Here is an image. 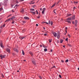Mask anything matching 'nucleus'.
Instances as JSON below:
<instances>
[{
  "label": "nucleus",
  "instance_id": "1",
  "mask_svg": "<svg viewBox=\"0 0 79 79\" xmlns=\"http://www.w3.org/2000/svg\"><path fill=\"white\" fill-rule=\"evenodd\" d=\"M77 20H75V28L76 29V30H77Z\"/></svg>",
  "mask_w": 79,
  "mask_h": 79
},
{
  "label": "nucleus",
  "instance_id": "2",
  "mask_svg": "<svg viewBox=\"0 0 79 79\" xmlns=\"http://www.w3.org/2000/svg\"><path fill=\"white\" fill-rule=\"evenodd\" d=\"M52 34H53L55 37H56L57 36V33H56L55 32H53Z\"/></svg>",
  "mask_w": 79,
  "mask_h": 79
},
{
  "label": "nucleus",
  "instance_id": "3",
  "mask_svg": "<svg viewBox=\"0 0 79 79\" xmlns=\"http://www.w3.org/2000/svg\"><path fill=\"white\" fill-rule=\"evenodd\" d=\"M60 32H57V38L58 39H60Z\"/></svg>",
  "mask_w": 79,
  "mask_h": 79
},
{
  "label": "nucleus",
  "instance_id": "4",
  "mask_svg": "<svg viewBox=\"0 0 79 79\" xmlns=\"http://www.w3.org/2000/svg\"><path fill=\"white\" fill-rule=\"evenodd\" d=\"M45 8H43V10L42 12V14H44V12H45Z\"/></svg>",
  "mask_w": 79,
  "mask_h": 79
},
{
  "label": "nucleus",
  "instance_id": "5",
  "mask_svg": "<svg viewBox=\"0 0 79 79\" xmlns=\"http://www.w3.org/2000/svg\"><path fill=\"white\" fill-rule=\"evenodd\" d=\"M6 52H8L9 53H10V49L7 48L6 49Z\"/></svg>",
  "mask_w": 79,
  "mask_h": 79
},
{
  "label": "nucleus",
  "instance_id": "6",
  "mask_svg": "<svg viewBox=\"0 0 79 79\" xmlns=\"http://www.w3.org/2000/svg\"><path fill=\"white\" fill-rule=\"evenodd\" d=\"M0 46L2 48H4V46H3V44L2 43H0Z\"/></svg>",
  "mask_w": 79,
  "mask_h": 79
},
{
  "label": "nucleus",
  "instance_id": "7",
  "mask_svg": "<svg viewBox=\"0 0 79 79\" xmlns=\"http://www.w3.org/2000/svg\"><path fill=\"white\" fill-rule=\"evenodd\" d=\"M20 11L21 13H24V9L23 8H22L21 10Z\"/></svg>",
  "mask_w": 79,
  "mask_h": 79
},
{
  "label": "nucleus",
  "instance_id": "8",
  "mask_svg": "<svg viewBox=\"0 0 79 79\" xmlns=\"http://www.w3.org/2000/svg\"><path fill=\"white\" fill-rule=\"evenodd\" d=\"M24 19H29V18L27 17H24Z\"/></svg>",
  "mask_w": 79,
  "mask_h": 79
},
{
  "label": "nucleus",
  "instance_id": "9",
  "mask_svg": "<svg viewBox=\"0 0 79 79\" xmlns=\"http://www.w3.org/2000/svg\"><path fill=\"white\" fill-rule=\"evenodd\" d=\"M11 18H10L6 20L5 22H9V21H11Z\"/></svg>",
  "mask_w": 79,
  "mask_h": 79
},
{
  "label": "nucleus",
  "instance_id": "10",
  "mask_svg": "<svg viewBox=\"0 0 79 79\" xmlns=\"http://www.w3.org/2000/svg\"><path fill=\"white\" fill-rule=\"evenodd\" d=\"M14 51H15V52H18V49L16 48H15L14 49Z\"/></svg>",
  "mask_w": 79,
  "mask_h": 79
},
{
  "label": "nucleus",
  "instance_id": "11",
  "mask_svg": "<svg viewBox=\"0 0 79 79\" xmlns=\"http://www.w3.org/2000/svg\"><path fill=\"white\" fill-rule=\"evenodd\" d=\"M72 19H75V16L74 15L73 16V17L72 18Z\"/></svg>",
  "mask_w": 79,
  "mask_h": 79
},
{
  "label": "nucleus",
  "instance_id": "12",
  "mask_svg": "<svg viewBox=\"0 0 79 79\" xmlns=\"http://www.w3.org/2000/svg\"><path fill=\"white\" fill-rule=\"evenodd\" d=\"M32 63L33 64H34L35 65V64H36L35 62V61H32Z\"/></svg>",
  "mask_w": 79,
  "mask_h": 79
},
{
  "label": "nucleus",
  "instance_id": "13",
  "mask_svg": "<svg viewBox=\"0 0 79 79\" xmlns=\"http://www.w3.org/2000/svg\"><path fill=\"white\" fill-rule=\"evenodd\" d=\"M31 13H32V14H33V15H35V12H30Z\"/></svg>",
  "mask_w": 79,
  "mask_h": 79
},
{
  "label": "nucleus",
  "instance_id": "14",
  "mask_svg": "<svg viewBox=\"0 0 79 79\" xmlns=\"http://www.w3.org/2000/svg\"><path fill=\"white\" fill-rule=\"evenodd\" d=\"M29 53L31 56H32L33 55V53H32V52H30Z\"/></svg>",
  "mask_w": 79,
  "mask_h": 79
},
{
  "label": "nucleus",
  "instance_id": "15",
  "mask_svg": "<svg viewBox=\"0 0 79 79\" xmlns=\"http://www.w3.org/2000/svg\"><path fill=\"white\" fill-rule=\"evenodd\" d=\"M15 16H13V17H12V18H10V19H11L13 20V19H15Z\"/></svg>",
  "mask_w": 79,
  "mask_h": 79
},
{
  "label": "nucleus",
  "instance_id": "16",
  "mask_svg": "<svg viewBox=\"0 0 79 79\" xmlns=\"http://www.w3.org/2000/svg\"><path fill=\"white\" fill-rule=\"evenodd\" d=\"M0 56L1 58V59H3V55H1Z\"/></svg>",
  "mask_w": 79,
  "mask_h": 79
},
{
  "label": "nucleus",
  "instance_id": "17",
  "mask_svg": "<svg viewBox=\"0 0 79 79\" xmlns=\"http://www.w3.org/2000/svg\"><path fill=\"white\" fill-rule=\"evenodd\" d=\"M72 15L71 14H67V16H71Z\"/></svg>",
  "mask_w": 79,
  "mask_h": 79
},
{
  "label": "nucleus",
  "instance_id": "18",
  "mask_svg": "<svg viewBox=\"0 0 79 79\" xmlns=\"http://www.w3.org/2000/svg\"><path fill=\"white\" fill-rule=\"evenodd\" d=\"M30 11H35V10L34 9H31L30 10Z\"/></svg>",
  "mask_w": 79,
  "mask_h": 79
},
{
  "label": "nucleus",
  "instance_id": "19",
  "mask_svg": "<svg viewBox=\"0 0 79 79\" xmlns=\"http://www.w3.org/2000/svg\"><path fill=\"white\" fill-rule=\"evenodd\" d=\"M71 18H69L67 19V21H70V20H71Z\"/></svg>",
  "mask_w": 79,
  "mask_h": 79
},
{
  "label": "nucleus",
  "instance_id": "20",
  "mask_svg": "<svg viewBox=\"0 0 79 79\" xmlns=\"http://www.w3.org/2000/svg\"><path fill=\"white\" fill-rule=\"evenodd\" d=\"M55 6V5L53 4V5H52V6H51V8H53V7H54V6Z\"/></svg>",
  "mask_w": 79,
  "mask_h": 79
},
{
  "label": "nucleus",
  "instance_id": "21",
  "mask_svg": "<svg viewBox=\"0 0 79 79\" xmlns=\"http://www.w3.org/2000/svg\"><path fill=\"white\" fill-rule=\"evenodd\" d=\"M53 23L52 21H51V26H52V25H53Z\"/></svg>",
  "mask_w": 79,
  "mask_h": 79
},
{
  "label": "nucleus",
  "instance_id": "22",
  "mask_svg": "<svg viewBox=\"0 0 79 79\" xmlns=\"http://www.w3.org/2000/svg\"><path fill=\"white\" fill-rule=\"evenodd\" d=\"M44 52H47V50H48V49H47V48H45L44 50Z\"/></svg>",
  "mask_w": 79,
  "mask_h": 79
},
{
  "label": "nucleus",
  "instance_id": "23",
  "mask_svg": "<svg viewBox=\"0 0 79 79\" xmlns=\"http://www.w3.org/2000/svg\"><path fill=\"white\" fill-rule=\"evenodd\" d=\"M22 52L23 55H24L25 53H24V51H23V50H22Z\"/></svg>",
  "mask_w": 79,
  "mask_h": 79
},
{
  "label": "nucleus",
  "instance_id": "24",
  "mask_svg": "<svg viewBox=\"0 0 79 79\" xmlns=\"http://www.w3.org/2000/svg\"><path fill=\"white\" fill-rule=\"evenodd\" d=\"M69 61V60H68V59H67V60H65V63H67Z\"/></svg>",
  "mask_w": 79,
  "mask_h": 79
},
{
  "label": "nucleus",
  "instance_id": "25",
  "mask_svg": "<svg viewBox=\"0 0 79 79\" xmlns=\"http://www.w3.org/2000/svg\"><path fill=\"white\" fill-rule=\"evenodd\" d=\"M63 40H60V43L61 44L63 43Z\"/></svg>",
  "mask_w": 79,
  "mask_h": 79
},
{
  "label": "nucleus",
  "instance_id": "26",
  "mask_svg": "<svg viewBox=\"0 0 79 79\" xmlns=\"http://www.w3.org/2000/svg\"><path fill=\"white\" fill-rule=\"evenodd\" d=\"M3 55V58H5V57H6V55Z\"/></svg>",
  "mask_w": 79,
  "mask_h": 79
},
{
  "label": "nucleus",
  "instance_id": "27",
  "mask_svg": "<svg viewBox=\"0 0 79 79\" xmlns=\"http://www.w3.org/2000/svg\"><path fill=\"white\" fill-rule=\"evenodd\" d=\"M40 14H39V15L38 17V19H39L40 18Z\"/></svg>",
  "mask_w": 79,
  "mask_h": 79
},
{
  "label": "nucleus",
  "instance_id": "28",
  "mask_svg": "<svg viewBox=\"0 0 79 79\" xmlns=\"http://www.w3.org/2000/svg\"><path fill=\"white\" fill-rule=\"evenodd\" d=\"M68 36H69V38H70L71 37V35H70L69 34L68 35Z\"/></svg>",
  "mask_w": 79,
  "mask_h": 79
},
{
  "label": "nucleus",
  "instance_id": "29",
  "mask_svg": "<svg viewBox=\"0 0 79 79\" xmlns=\"http://www.w3.org/2000/svg\"><path fill=\"white\" fill-rule=\"evenodd\" d=\"M49 42L50 43H51V42H52V40H49Z\"/></svg>",
  "mask_w": 79,
  "mask_h": 79
},
{
  "label": "nucleus",
  "instance_id": "30",
  "mask_svg": "<svg viewBox=\"0 0 79 79\" xmlns=\"http://www.w3.org/2000/svg\"><path fill=\"white\" fill-rule=\"evenodd\" d=\"M43 47L44 48H46V47H45V45H44V44H43Z\"/></svg>",
  "mask_w": 79,
  "mask_h": 79
},
{
  "label": "nucleus",
  "instance_id": "31",
  "mask_svg": "<svg viewBox=\"0 0 79 79\" xmlns=\"http://www.w3.org/2000/svg\"><path fill=\"white\" fill-rule=\"evenodd\" d=\"M15 6H19V5L18 4H16L15 5Z\"/></svg>",
  "mask_w": 79,
  "mask_h": 79
},
{
  "label": "nucleus",
  "instance_id": "32",
  "mask_svg": "<svg viewBox=\"0 0 79 79\" xmlns=\"http://www.w3.org/2000/svg\"><path fill=\"white\" fill-rule=\"evenodd\" d=\"M39 78H40V79H42V77H41V76H39Z\"/></svg>",
  "mask_w": 79,
  "mask_h": 79
},
{
  "label": "nucleus",
  "instance_id": "33",
  "mask_svg": "<svg viewBox=\"0 0 79 79\" xmlns=\"http://www.w3.org/2000/svg\"><path fill=\"white\" fill-rule=\"evenodd\" d=\"M67 22H68V23H70V24H71V22L69 21H67Z\"/></svg>",
  "mask_w": 79,
  "mask_h": 79
},
{
  "label": "nucleus",
  "instance_id": "34",
  "mask_svg": "<svg viewBox=\"0 0 79 79\" xmlns=\"http://www.w3.org/2000/svg\"><path fill=\"white\" fill-rule=\"evenodd\" d=\"M59 77H60V78H61V75H59Z\"/></svg>",
  "mask_w": 79,
  "mask_h": 79
},
{
  "label": "nucleus",
  "instance_id": "35",
  "mask_svg": "<svg viewBox=\"0 0 79 79\" xmlns=\"http://www.w3.org/2000/svg\"><path fill=\"white\" fill-rule=\"evenodd\" d=\"M34 2H33V3H32V2H31V3H30L29 4H34Z\"/></svg>",
  "mask_w": 79,
  "mask_h": 79
},
{
  "label": "nucleus",
  "instance_id": "36",
  "mask_svg": "<svg viewBox=\"0 0 79 79\" xmlns=\"http://www.w3.org/2000/svg\"><path fill=\"white\" fill-rule=\"evenodd\" d=\"M68 38H67L65 40L66 41H68Z\"/></svg>",
  "mask_w": 79,
  "mask_h": 79
},
{
  "label": "nucleus",
  "instance_id": "37",
  "mask_svg": "<svg viewBox=\"0 0 79 79\" xmlns=\"http://www.w3.org/2000/svg\"><path fill=\"white\" fill-rule=\"evenodd\" d=\"M48 23H49V24H50V20L49 21Z\"/></svg>",
  "mask_w": 79,
  "mask_h": 79
},
{
  "label": "nucleus",
  "instance_id": "38",
  "mask_svg": "<svg viewBox=\"0 0 79 79\" xmlns=\"http://www.w3.org/2000/svg\"><path fill=\"white\" fill-rule=\"evenodd\" d=\"M24 38H25L24 37H22V39H24Z\"/></svg>",
  "mask_w": 79,
  "mask_h": 79
},
{
  "label": "nucleus",
  "instance_id": "39",
  "mask_svg": "<svg viewBox=\"0 0 79 79\" xmlns=\"http://www.w3.org/2000/svg\"><path fill=\"white\" fill-rule=\"evenodd\" d=\"M61 62H62V63H64V61L62 60H61Z\"/></svg>",
  "mask_w": 79,
  "mask_h": 79
},
{
  "label": "nucleus",
  "instance_id": "40",
  "mask_svg": "<svg viewBox=\"0 0 79 79\" xmlns=\"http://www.w3.org/2000/svg\"><path fill=\"white\" fill-rule=\"evenodd\" d=\"M35 5H34L33 6V8H35Z\"/></svg>",
  "mask_w": 79,
  "mask_h": 79
},
{
  "label": "nucleus",
  "instance_id": "41",
  "mask_svg": "<svg viewBox=\"0 0 79 79\" xmlns=\"http://www.w3.org/2000/svg\"><path fill=\"white\" fill-rule=\"evenodd\" d=\"M2 10V8H0V11Z\"/></svg>",
  "mask_w": 79,
  "mask_h": 79
},
{
  "label": "nucleus",
  "instance_id": "42",
  "mask_svg": "<svg viewBox=\"0 0 79 79\" xmlns=\"http://www.w3.org/2000/svg\"><path fill=\"white\" fill-rule=\"evenodd\" d=\"M74 3H76V4H77V3H78V2H74Z\"/></svg>",
  "mask_w": 79,
  "mask_h": 79
},
{
  "label": "nucleus",
  "instance_id": "43",
  "mask_svg": "<svg viewBox=\"0 0 79 79\" xmlns=\"http://www.w3.org/2000/svg\"><path fill=\"white\" fill-rule=\"evenodd\" d=\"M44 35L45 36H47V34H44Z\"/></svg>",
  "mask_w": 79,
  "mask_h": 79
},
{
  "label": "nucleus",
  "instance_id": "44",
  "mask_svg": "<svg viewBox=\"0 0 79 79\" xmlns=\"http://www.w3.org/2000/svg\"><path fill=\"white\" fill-rule=\"evenodd\" d=\"M36 12H37L36 14H37V15H38V11H37V10L36 11Z\"/></svg>",
  "mask_w": 79,
  "mask_h": 79
},
{
  "label": "nucleus",
  "instance_id": "45",
  "mask_svg": "<svg viewBox=\"0 0 79 79\" xmlns=\"http://www.w3.org/2000/svg\"><path fill=\"white\" fill-rule=\"evenodd\" d=\"M23 23H25L26 22H25V21H23Z\"/></svg>",
  "mask_w": 79,
  "mask_h": 79
},
{
  "label": "nucleus",
  "instance_id": "46",
  "mask_svg": "<svg viewBox=\"0 0 79 79\" xmlns=\"http://www.w3.org/2000/svg\"><path fill=\"white\" fill-rule=\"evenodd\" d=\"M65 30H67V29H68V28H67V27H65Z\"/></svg>",
  "mask_w": 79,
  "mask_h": 79
},
{
  "label": "nucleus",
  "instance_id": "47",
  "mask_svg": "<svg viewBox=\"0 0 79 79\" xmlns=\"http://www.w3.org/2000/svg\"><path fill=\"white\" fill-rule=\"evenodd\" d=\"M72 24H74V22L73 21L72 22Z\"/></svg>",
  "mask_w": 79,
  "mask_h": 79
},
{
  "label": "nucleus",
  "instance_id": "48",
  "mask_svg": "<svg viewBox=\"0 0 79 79\" xmlns=\"http://www.w3.org/2000/svg\"><path fill=\"white\" fill-rule=\"evenodd\" d=\"M12 24H14V21H13L12 23H11Z\"/></svg>",
  "mask_w": 79,
  "mask_h": 79
},
{
  "label": "nucleus",
  "instance_id": "49",
  "mask_svg": "<svg viewBox=\"0 0 79 79\" xmlns=\"http://www.w3.org/2000/svg\"><path fill=\"white\" fill-rule=\"evenodd\" d=\"M50 51H51V52H53V50L51 49V50H50Z\"/></svg>",
  "mask_w": 79,
  "mask_h": 79
},
{
  "label": "nucleus",
  "instance_id": "50",
  "mask_svg": "<svg viewBox=\"0 0 79 79\" xmlns=\"http://www.w3.org/2000/svg\"><path fill=\"white\" fill-rule=\"evenodd\" d=\"M40 47H42V45H40Z\"/></svg>",
  "mask_w": 79,
  "mask_h": 79
},
{
  "label": "nucleus",
  "instance_id": "51",
  "mask_svg": "<svg viewBox=\"0 0 79 79\" xmlns=\"http://www.w3.org/2000/svg\"><path fill=\"white\" fill-rule=\"evenodd\" d=\"M73 8V10H75V9H76V7H74Z\"/></svg>",
  "mask_w": 79,
  "mask_h": 79
},
{
  "label": "nucleus",
  "instance_id": "52",
  "mask_svg": "<svg viewBox=\"0 0 79 79\" xmlns=\"http://www.w3.org/2000/svg\"><path fill=\"white\" fill-rule=\"evenodd\" d=\"M42 23H43V24H44V23H45V22H42Z\"/></svg>",
  "mask_w": 79,
  "mask_h": 79
},
{
  "label": "nucleus",
  "instance_id": "53",
  "mask_svg": "<svg viewBox=\"0 0 79 79\" xmlns=\"http://www.w3.org/2000/svg\"><path fill=\"white\" fill-rule=\"evenodd\" d=\"M40 11H42V8H40Z\"/></svg>",
  "mask_w": 79,
  "mask_h": 79
},
{
  "label": "nucleus",
  "instance_id": "54",
  "mask_svg": "<svg viewBox=\"0 0 79 79\" xmlns=\"http://www.w3.org/2000/svg\"><path fill=\"white\" fill-rule=\"evenodd\" d=\"M45 23H46V24H48V23L47 22H45Z\"/></svg>",
  "mask_w": 79,
  "mask_h": 79
},
{
  "label": "nucleus",
  "instance_id": "55",
  "mask_svg": "<svg viewBox=\"0 0 79 79\" xmlns=\"http://www.w3.org/2000/svg\"><path fill=\"white\" fill-rule=\"evenodd\" d=\"M53 12H54V13H55L56 14V12H55V11H53Z\"/></svg>",
  "mask_w": 79,
  "mask_h": 79
},
{
  "label": "nucleus",
  "instance_id": "56",
  "mask_svg": "<svg viewBox=\"0 0 79 79\" xmlns=\"http://www.w3.org/2000/svg\"><path fill=\"white\" fill-rule=\"evenodd\" d=\"M65 31L66 33H67V30H65Z\"/></svg>",
  "mask_w": 79,
  "mask_h": 79
},
{
  "label": "nucleus",
  "instance_id": "57",
  "mask_svg": "<svg viewBox=\"0 0 79 79\" xmlns=\"http://www.w3.org/2000/svg\"><path fill=\"white\" fill-rule=\"evenodd\" d=\"M16 2L17 3H19V2H18V1H16Z\"/></svg>",
  "mask_w": 79,
  "mask_h": 79
},
{
  "label": "nucleus",
  "instance_id": "58",
  "mask_svg": "<svg viewBox=\"0 0 79 79\" xmlns=\"http://www.w3.org/2000/svg\"><path fill=\"white\" fill-rule=\"evenodd\" d=\"M53 68H55V66H53Z\"/></svg>",
  "mask_w": 79,
  "mask_h": 79
},
{
  "label": "nucleus",
  "instance_id": "59",
  "mask_svg": "<svg viewBox=\"0 0 79 79\" xmlns=\"http://www.w3.org/2000/svg\"><path fill=\"white\" fill-rule=\"evenodd\" d=\"M36 26H38V24H36Z\"/></svg>",
  "mask_w": 79,
  "mask_h": 79
},
{
  "label": "nucleus",
  "instance_id": "60",
  "mask_svg": "<svg viewBox=\"0 0 79 79\" xmlns=\"http://www.w3.org/2000/svg\"><path fill=\"white\" fill-rule=\"evenodd\" d=\"M56 11V9H54L53 11Z\"/></svg>",
  "mask_w": 79,
  "mask_h": 79
},
{
  "label": "nucleus",
  "instance_id": "61",
  "mask_svg": "<svg viewBox=\"0 0 79 79\" xmlns=\"http://www.w3.org/2000/svg\"><path fill=\"white\" fill-rule=\"evenodd\" d=\"M1 3H0V7L1 6Z\"/></svg>",
  "mask_w": 79,
  "mask_h": 79
},
{
  "label": "nucleus",
  "instance_id": "62",
  "mask_svg": "<svg viewBox=\"0 0 79 79\" xmlns=\"http://www.w3.org/2000/svg\"><path fill=\"white\" fill-rule=\"evenodd\" d=\"M61 2L60 0H59V1H58V2Z\"/></svg>",
  "mask_w": 79,
  "mask_h": 79
},
{
  "label": "nucleus",
  "instance_id": "63",
  "mask_svg": "<svg viewBox=\"0 0 79 79\" xmlns=\"http://www.w3.org/2000/svg\"><path fill=\"white\" fill-rule=\"evenodd\" d=\"M63 47H64V48H65V46H63Z\"/></svg>",
  "mask_w": 79,
  "mask_h": 79
},
{
  "label": "nucleus",
  "instance_id": "64",
  "mask_svg": "<svg viewBox=\"0 0 79 79\" xmlns=\"http://www.w3.org/2000/svg\"><path fill=\"white\" fill-rule=\"evenodd\" d=\"M12 11L13 12H14V11H13V10H12Z\"/></svg>",
  "mask_w": 79,
  "mask_h": 79
}]
</instances>
